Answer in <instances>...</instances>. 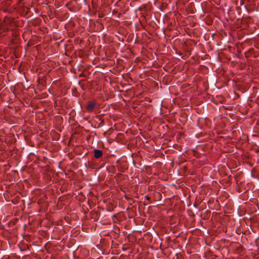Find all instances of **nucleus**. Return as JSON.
Listing matches in <instances>:
<instances>
[{
	"instance_id": "0eeeda50",
	"label": "nucleus",
	"mask_w": 259,
	"mask_h": 259,
	"mask_svg": "<svg viewBox=\"0 0 259 259\" xmlns=\"http://www.w3.org/2000/svg\"><path fill=\"white\" fill-rule=\"evenodd\" d=\"M11 30L13 31V33H12V35L14 37H17L19 35V34L18 33V29H14L13 28H11Z\"/></svg>"
},
{
	"instance_id": "ddd939ff",
	"label": "nucleus",
	"mask_w": 259,
	"mask_h": 259,
	"mask_svg": "<svg viewBox=\"0 0 259 259\" xmlns=\"http://www.w3.org/2000/svg\"><path fill=\"white\" fill-rule=\"evenodd\" d=\"M4 12H7V10L6 9H5V10H4Z\"/></svg>"
},
{
	"instance_id": "1a4fd4ad",
	"label": "nucleus",
	"mask_w": 259,
	"mask_h": 259,
	"mask_svg": "<svg viewBox=\"0 0 259 259\" xmlns=\"http://www.w3.org/2000/svg\"><path fill=\"white\" fill-rule=\"evenodd\" d=\"M146 199L149 201V202L151 203L152 201H151V198L148 196V195L146 196Z\"/></svg>"
},
{
	"instance_id": "7ed1b4c3",
	"label": "nucleus",
	"mask_w": 259,
	"mask_h": 259,
	"mask_svg": "<svg viewBox=\"0 0 259 259\" xmlns=\"http://www.w3.org/2000/svg\"><path fill=\"white\" fill-rule=\"evenodd\" d=\"M117 167L119 171L124 172L127 169V164L125 161H120L119 160H117L116 161Z\"/></svg>"
},
{
	"instance_id": "f8f14e48",
	"label": "nucleus",
	"mask_w": 259,
	"mask_h": 259,
	"mask_svg": "<svg viewBox=\"0 0 259 259\" xmlns=\"http://www.w3.org/2000/svg\"><path fill=\"white\" fill-rule=\"evenodd\" d=\"M248 53H245V56H246V57H248V56H247V54H248Z\"/></svg>"
},
{
	"instance_id": "9b49d317",
	"label": "nucleus",
	"mask_w": 259,
	"mask_h": 259,
	"mask_svg": "<svg viewBox=\"0 0 259 259\" xmlns=\"http://www.w3.org/2000/svg\"><path fill=\"white\" fill-rule=\"evenodd\" d=\"M133 163L136 166V161L135 160L133 159Z\"/></svg>"
},
{
	"instance_id": "f03ea898",
	"label": "nucleus",
	"mask_w": 259,
	"mask_h": 259,
	"mask_svg": "<svg viewBox=\"0 0 259 259\" xmlns=\"http://www.w3.org/2000/svg\"><path fill=\"white\" fill-rule=\"evenodd\" d=\"M97 107V102L95 100H90L87 102L85 109L87 112L92 113Z\"/></svg>"
},
{
	"instance_id": "6e6552de",
	"label": "nucleus",
	"mask_w": 259,
	"mask_h": 259,
	"mask_svg": "<svg viewBox=\"0 0 259 259\" xmlns=\"http://www.w3.org/2000/svg\"><path fill=\"white\" fill-rule=\"evenodd\" d=\"M193 155L196 157V158H198L199 155L198 152H197L196 151H193Z\"/></svg>"
},
{
	"instance_id": "4468645a",
	"label": "nucleus",
	"mask_w": 259,
	"mask_h": 259,
	"mask_svg": "<svg viewBox=\"0 0 259 259\" xmlns=\"http://www.w3.org/2000/svg\"><path fill=\"white\" fill-rule=\"evenodd\" d=\"M157 194L159 196H161V194L160 193H157Z\"/></svg>"
},
{
	"instance_id": "20e7f679",
	"label": "nucleus",
	"mask_w": 259,
	"mask_h": 259,
	"mask_svg": "<svg viewBox=\"0 0 259 259\" xmlns=\"http://www.w3.org/2000/svg\"><path fill=\"white\" fill-rule=\"evenodd\" d=\"M94 156L96 159L101 158L103 155V151L100 149H94L93 151Z\"/></svg>"
},
{
	"instance_id": "dca6fc26",
	"label": "nucleus",
	"mask_w": 259,
	"mask_h": 259,
	"mask_svg": "<svg viewBox=\"0 0 259 259\" xmlns=\"http://www.w3.org/2000/svg\"><path fill=\"white\" fill-rule=\"evenodd\" d=\"M251 50V49H249L248 53H249Z\"/></svg>"
},
{
	"instance_id": "9d476101",
	"label": "nucleus",
	"mask_w": 259,
	"mask_h": 259,
	"mask_svg": "<svg viewBox=\"0 0 259 259\" xmlns=\"http://www.w3.org/2000/svg\"><path fill=\"white\" fill-rule=\"evenodd\" d=\"M114 229H115V231H118L119 232V231H119V228L118 227L115 226L114 227Z\"/></svg>"
},
{
	"instance_id": "f257e3e1",
	"label": "nucleus",
	"mask_w": 259,
	"mask_h": 259,
	"mask_svg": "<svg viewBox=\"0 0 259 259\" xmlns=\"http://www.w3.org/2000/svg\"><path fill=\"white\" fill-rule=\"evenodd\" d=\"M18 22L12 17L6 16L3 21L0 23V35L5 36L7 33L11 30V28L18 27Z\"/></svg>"
},
{
	"instance_id": "39448f33",
	"label": "nucleus",
	"mask_w": 259,
	"mask_h": 259,
	"mask_svg": "<svg viewBox=\"0 0 259 259\" xmlns=\"http://www.w3.org/2000/svg\"><path fill=\"white\" fill-rule=\"evenodd\" d=\"M90 213L91 217L92 219H94V220H98L99 219L100 213L98 211L92 210L91 211Z\"/></svg>"
},
{
	"instance_id": "423d86ee",
	"label": "nucleus",
	"mask_w": 259,
	"mask_h": 259,
	"mask_svg": "<svg viewBox=\"0 0 259 259\" xmlns=\"http://www.w3.org/2000/svg\"><path fill=\"white\" fill-rule=\"evenodd\" d=\"M243 247L239 244L238 247L236 248V251L238 253H241L242 251H243Z\"/></svg>"
},
{
	"instance_id": "2eb2a0df",
	"label": "nucleus",
	"mask_w": 259,
	"mask_h": 259,
	"mask_svg": "<svg viewBox=\"0 0 259 259\" xmlns=\"http://www.w3.org/2000/svg\"><path fill=\"white\" fill-rule=\"evenodd\" d=\"M135 157H136V158H139V157H138V155L135 156Z\"/></svg>"
}]
</instances>
